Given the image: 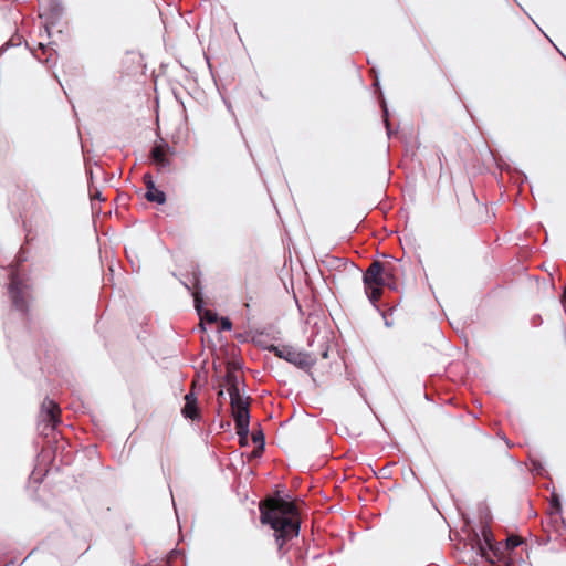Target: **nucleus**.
<instances>
[{
    "label": "nucleus",
    "mask_w": 566,
    "mask_h": 566,
    "mask_svg": "<svg viewBox=\"0 0 566 566\" xmlns=\"http://www.w3.org/2000/svg\"><path fill=\"white\" fill-rule=\"evenodd\" d=\"M260 513L261 523L270 525L274 531L279 552H282L286 542L298 536L301 522L293 502L281 497L268 499L260 503Z\"/></svg>",
    "instance_id": "1"
},
{
    "label": "nucleus",
    "mask_w": 566,
    "mask_h": 566,
    "mask_svg": "<svg viewBox=\"0 0 566 566\" xmlns=\"http://www.w3.org/2000/svg\"><path fill=\"white\" fill-rule=\"evenodd\" d=\"M268 349L301 369H311L316 364V357L311 354L296 350L291 346H275L271 345Z\"/></svg>",
    "instance_id": "2"
},
{
    "label": "nucleus",
    "mask_w": 566,
    "mask_h": 566,
    "mask_svg": "<svg viewBox=\"0 0 566 566\" xmlns=\"http://www.w3.org/2000/svg\"><path fill=\"white\" fill-rule=\"evenodd\" d=\"M232 416L235 421L237 433L240 438H247L249 433L250 412L248 401L241 395L230 397Z\"/></svg>",
    "instance_id": "3"
},
{
    "label": "nucleus",
    "mask_w": 566,
    "mask_h": 566,
    "mask_svg": "<svg viewBox=\"0 0 566 566\" xmlns=\"http://www.w3.org/2000/svg\"><path fill=\"white\" fill-rule=\"evenodd\" d=\"M60 423V408L57 403L49 398H45L42 402L40 410L39 428L45 436L49 431H53Z\"/></svg>",
    "instance_id": "4"
},
{
    "label": "nucleus",
    "mask_w": 566,
    "mask_h": 566,
    "mask_svg": "<svg viewBox=\"0 0 566 566\" xmlns=\"http://www.w3.org/2000/svg\"><path fill=\"white\" fill-rule=\"evenodd\" d=\"M27 290L28 285L22 282L17 271L12 270L10 273L8 293L14 308L22 313H27L28 311Z\"/></svg>",
    "instance_id": "5"
},
{
    "label": "nucleus",
    "mask_w": 566,
    "mask_h": 566,
    "mask_svg": "<svg viewBox=\"0 0 566 566\" xmlns=\"http://www.w3.org/2000/svg\"><path fill=\"white\" fill-rule=\"evenodd\" d=\"M384 265L379 261H374L364 273L365 289H370L371 285H384Z\"/></svg>",
    "instance_id": "6"
},
{
    "label": "nucleus",
    "mask_w": 566,
    "mask_h": 566,
    "mask_svg": "<svg viewBox=\"0 0 566 566\" xmlns=\"http://www.w3.org/2000/svg\"><path fill=\"white\" fill-rule=\"evenodd\" d=\"M168 151L172 153L171 148L167 143L156 145L151 149V159L161 169L169 168L171 165L170 159L167 157Z\"/></svg>",
    "instance_id": "7"
},
{
    "label": "nucleus",
    "mask_w": 566,
    "mask_h": 566,
    "mask_svg": "<svg viewBox=\"0 0 566 566\" xmlns=\"http://www.w3.org/2000/svg\"><path fill=\"white\" fill-rule=\"evenodd\" d=\"M182 416L187 419L197 420L199 419V409L197 397L193 392H189L185 396V406L181 410Z\"/></svg>",
    "instance_id": "8"
},
{
    "label": "nucleus",
    "mask_w": 566,
    "mask_h": 566,
    "mask_svg": "<svg viewBox=\"0 0 566 566\" xmlns=\"http://www.w3.org/2000/svg\"><path fill=\"white\" fill-rule=\"evenodd\" d=\"M222 385L227 387L229 397L240 395L239 378H238L237 374L233 370H231L230 368L227 369V373L223 377Z\"/></svg>",
    "instance_id": "9"
},
{
    "label": "nucleus",
    "mask_w": 566,
    "mask_h": 566,
    "mask_svg": "<svg viewBox=\"0 0 566 566\" xmlns=\"http://www.w3.org/2000/svg\"><path fill=\"white\" fill-rule=\"evenodd\" d=\"M147 184V191L145 193V197L150 202H156L158 205H163L166 202V195L164 191L157 189L151 180V177H148Z\"/></svg>",
    "instance_id": "10"
},
{
    "label": "nucleus",
    "mask_w": 566,
    "mask_h": 566,
    "mask_svg": "<svg viewBox=\"0 0 566 566\" xmlns=\"http://www.w3.org/2000/svg\"><path fill=\"white\" fill-rule=\"evenodd\" d=\"M481 536H482V539H483V544L480 543V549L483 551L484 549V546L488 547V548H491L492 547V532L491 530L488 527V526H482L481 527Z\"/></svg>",
    "instance_id": "11"
},
{
    "label": "nucleus",
    "mask_w": 566,
    "mask_h": 566,
    "mask_svg": "<svg viewBox=\"0 0 566 566\" xmlns=\"http://www.w3.org/2000/svg\"><path fill=\"white\" fill-rule=\"evenodd\" d=\"M381 286L382 285H371L370 289H365L366 295L373 304H375V302L380 297Z\"/></svg>",
    "instance_id": "12"
},
{
    "label": "nucleus",
    "mask_w": 566,
    "mask_h": 566,
    "mask_svg": "<svg viewBox=\"0 0 566 566\" xmlns=\"http://www.w3.org/2000/svg\"><path fill=\"white\" fill-rule=\"evenodd\" d=\"M522 543L521 538L518 536H510L507 539H506V547L509 549H514L515 547L520 546Z\"/></svg>",
    "instance_id": "13"
},
{
    "label": "nucleus",
    "mask_w": 566,
    "mask_h": 566,
    "mask_svg": "<svg viewBox=\"0 0 566 566\" xmlns=\"http://www.w3.org/2000/svg\"><path fill=\"white\" fill-rule=\"evenodd\" d=\"M551 504L557 510L560 511V502L557 494L553 493L551 499Z\"/></svg>",
    "instance_id": "14"
},
{
    "label": "nucleus",
    "mask_w": 566,
    "mask_h": 566,
    "mask_svg": "<svg viewBox=\"0 0 566 566\" xmlns=\"http://www.w3.org/2000/svg\"><path fill=\"white\" fill-rule=\"evenodd\" d=\"M231 327H232V324L229 318H227V317L221 318V328L223 331H230Z\"/></svg>",
    "instance_id": "15"
},
{
    "label": "nucleus",
    "mask_w": 566,
    "mask_h": 566,
    "mask_svg": "<svg viewBox=\"0 0 566 566\" xmlns=\"http://www.w3.org/2000/svg\"><path fill=\"white\" fill-rule=\"evenodd\" d=\"M205 318L208 322L212 323V322L217 321V314H214V313H212L210 311H207L206 314H205Z\"/></svg>",
    "instance_id": "16"
},
{
    "label": "nucleus",
    "mask_w": 566,
    "mask_h": 566,
    "mask_svg": "<svg viewBox=\"0 0 566 566\" xmlns=\"http://www.w3.org/2000/svg\"><path fill=\"white\" fill-rule=\"evenodd\" d=\"M384 112H385V123H386V126H387V130H388V135H390V129H389V122H388V118H387V115H388V109L385 107L384 108Z\"/></svg>",
    "instance_id": "17"
},
{
    "label": "nucleus",
    "mask_w": 566,
    "mask_h": 566,
    "mask_svg": "<svg viewBox=\"0 0 566 566\" xmlns=\"http://www.w3.org/2000/svg\"><path fill=\"white\" fill-rule=\"evenodd\" d=\"M226 398L223 389H220L218 392V400L221 402Z\"/></svg>",
    "instance_id": "18"
},
{
    "label": "nucleus",
    "mask_w": 566,
    "mask_h": 566,
    "mask_svg": "<svg viewBox=\"0 0 566 566\" xmlns=\"http://www.w3.org/2000/svg\"><path fill=\"white\" fill-rule=\"evenodd\" d=\"M199 302H200V301H199V297L196 295V296H195V303H196V308H197L198 311H200Z\"/></svg>",
    "instance_id": "19"
},
{
    "label": "nucleus",
    "mask_w": 566,
    "mask_h": 566,
    "mask_svg": "<svg viewBox=\"0 0 566 566\" xmlns=\"http://www.w3.org/2000/svg\"><path fill=\"white\" fill-rule=\"evenodd\" d=\"M39 45H40V49H42L44 53H45L48 50H52L51 48L45 46V45H43L42 43H40Z\"/></svg>",
    "instance_id": "20"
},
{
    "label": "nucleus",
    "mask_w": 566,
    "mask_h": 566,
    "mask_svg": "<svg viewBox=\"0 0 566 566\" xmlns=\"http://www.w3.org/2000/svg\"><path fill=\"white\" fill-rule=\"evenodd\" d=\"M562 301H563L564 303H566V286H565V290H564V294H563V298H562Z\"/></svg>",
    "instance_id": "21"
},
{
    "label": "nucleus",
    "mask_w": 566,
    "mask_h": 566,
    "mask_svg": "<svg viewBox=\"0 0 566 566\" xmlns=\"http://www.w3.org/2000/svg\"><path fill=\"white\" fill-rule=\"evenodd\" d=\"M52 59V53L49 54V56L46 57L45 62L49 63Z\"/></svg>",
    "instance_id": "22"
},
{
    "label": "nucleus",
    "mask_w": 566,
    "mask_h": 566,
    "mask_svg": "<svg viewBox=\"0 0 566 566\" xmlns=\"http://www.w3.org/2000/svg\"><path fill=\"white\" fill-rule=\"evenodd\" d=\"M323 357H324V358H326V357H327V349H325V350L323 352Z\"/></svg>",
    "instance_id": "23"
},
{
    "label": "nucleus",
    "mask_w": 566,
    "mask_h": 566,
    "mask_svg": "<svg viewBox=\"0 0 566 566\" xmlns=\"http://www.w3.org/2000/svg\"><path fill=\"white\" fill-rule=\"evenodd\" d=\"M253 440H254V442H258L260 440V437L254 436Z\"/></svg>",
    "instance_id": "24"
}]
</instances>
